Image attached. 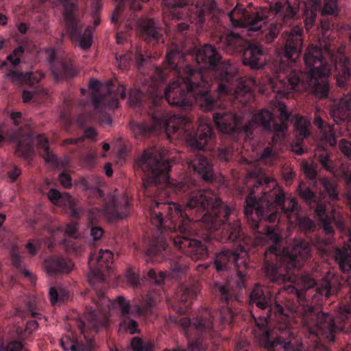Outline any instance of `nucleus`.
<instances>
[{
    "instance_id": "nucleus-6",
    "label": "nucleus",
    "mask_w": 351,
    "mask_h": 351,
    "mask_svg": "<svg viewBox=\"0 0 351 351\" xmlns=\"http://www.w3.org/2000/svg\"><path fill=\"white\" fill-rule=\"evenodd\" d=\"M302 0H281L270 6V11L277 22L266 27L267 13L262 9L249 11L243 5L237 4L228 14L232 24L237 27H246L250 35L256 34L260 40L271 43L278 36L283 26H291L298 19V9Z\"/></svg>"
},
{
    "instance_id": "nucleus-9",
    "label": "nucleus",
    "mask_w": 351,
    "mask_h": 351,
    "mask_svg": "<svg viewBox=\"0 0 351 351\" xmlns=\"http://www.w3.org/2000/svg\"><path fill=\"white\" fill-rule=\"evenodd\" d=\"M64 8V18L67 32L71 41L81 49H89L93 43V29L90 26L84 28L79 19L77 11V0H59Z\"/></svg>"
},
{
    "instance_id": "nucleus-50",
    "label": "nucleus",
    "mask_w": 351,
    "mask_h": 351,
    "mask_svg": "<svg viewBox=\"0 0 351 351\" xmlns=\"http://www.w3.org/2000/svg\"><path fill=\"white\" fill-rule=\"evenodd\" d=\"M276 158V154L271 147H265L261 154V160L265 162H272Z\"/></svg>"
},
{
    "instance_id": "nucleus-31",
    "label": "nucleus",
    "mask_w": 351,
    "mask_h": 351,
    "mask_svg": "<svg viewBox=\"0 0 351 351\" xmlns=\"http://www.w3.org/2000/svg\"><path fill=\"white\" fill-rule=\"evenodd\" d=\"M335 259L343 272H349L351 270V247L337 248Z\"/></svg>"
},
{
    "instance_id": "nucleus-25",
    "label": "nucleus",
    "mask_w": 351,
    "mask_h": 351,
    "mask_svg": "<svg viewBox=\"0 0 351 351\" xmlns=\"http://www.w3.org/2000/svg\"><path fill=\"white\" fill-rule=\"evenodd\" d=\"M139 28L142 38L147 42H158L162 37L161 29L152 19H145L140 22Z\"/></svg>"
},
{
    "instance_id": "nucleus-33",
    "label": "nucleus",
    "mask_w": 351,
    "mask_h": 351,
    "mask_svg": "<svg viewBox=\"0 0 351 351\" xmlns=\"http://www.w3.org/2000/svg\"><path fill=\"white\" fill-rule=\"evenodd\" d=\"M230 255H233V252L229 250H223L216 254L214 263L218 271L232 267V261Z\"/></svg>"
},
{
    "instance_id": "nucleus-1",
    "label": "nucleus",
    "mask_w": 351,
    "mask_h": 351,
    "mask_svg": "<svg viewBox=\"0 0 351 351\" xmlns=\"http://www.w3.org/2000/svg\"><path fill=\"white\" fill-rule=\"evenodd\" d=\"M184 53L177 47L166 55L163 67H156L155 75L147 86V137L154 132L165 130L168 136L178 134L186 139L189 147L197 150L211 149L214 131L210 124H200L195 132L191 130V119L180 114H170L161 106L163 102L161 84L167 78L175 79L165 88L164 95L169 104L178 107H190L199 104L204 111L216 110L213 121L218 130L230 138L231 143L221 144L217 150V158L221 162L232 159L234 151L239 148L241 138H250L256 128L265 132H274V144L280 140L287 130L289 112L285 106L280 108V123L274 120L268 110H261L256 114L250 112L248 106L254 100L249 86L238 80L236 68L228 60H221V56L211 45L206 44L198 49L195 60L204 69L213 71L218 80L217 90L219 98L210 92L211 82L202 69H194L186 64Z\"/></svg>"
},
{
    "instance_id": "nucleus-40",
    "label": "nucleus",
    "mask_w": 351,
    "mask_h": 351,
    "mask_svg": "<svg viewBox=\"0 0 351 351\" xmlns=\"http://www.w3.org/2000/svg\"><path fill=\"white\" fill-rule=\"evenodd\" d=\"M138 326V322L132 319L130 317V315L121 318V321L120 322V328L130 332L131 335L140 332Z\"/></svg>"
},
{
    "instance_id": "nucleus-27",
    "label": "nucleus",
    "mask_w": 351,
    "mask_h": 351,
    "mask_svg": "<svg viewBox=\"0 0 351 351\" xmlns=\"http://www.w3.org/2000/svg\"><path fill=\"white\" fill-rule=\"evenodd\" d=\"M6 76L14 82L25 83L33 86L38 84L45 77V73L39 71L27 73L10 71L7 73Z\"/></svg>"
},
{
    "instance_id": "nucleus-7",
    "label": "nucleus",
    "mask_w": 351,
    "mask_h": 351,
    "mask_svg": "<svg viewBox=\"0 0 351 351\" xmlns=\"http://www.w3.org/2000/svg\"><path fill=\"white\" fill-rule=\"evenodd\" d=\"M106 287H99L95 289V297L93 302L95 305L94 309H86L85 317L95 330H98L106 322V317L112 310L119 309L121 318L129 315L130 313L138 316H146L150 311L154 304L153 300H150L145 306L136 305L131 311V304L123 296H118L115 300H110L105 295Z\"/></svg>"
},
{
    "instance_id": "nucleus-53",
    "label": "nucleus",
    "mask_w": 351,
    "mask_h": 351,
    "mask_svg": "<svg viewBox=\"0 0 351 351\" xmlns=\"http://www.w3.org/2000/svg\"><path fill=\"white\" fill-rule=\"evenodd\" d=\"M59 181L61 184L66 189L71 188L72 186V179L69 173L62 172L59 175Z\"/></svg>"
},
{
    "instance_id": "nucleus-35",
    "label": "nucleus",
    "mask_w": 351,
    "mask_h": 351,
    "mask_svg": "<svg viewBox=\"0 0 351 351\" xmlns=\"http://www.w3.org/2000/svg\"><path fill=\"white\" fill-rule=\"evenodd\" d=\"M74 147V148L69 149L70 152L78 156L85 166L88 167H93L95 164L96 155L90 152L84 154L82 151L84 149V146H80V148Z\"/></svg>"
},
{
    "instance_id": "nucleus-24",
    "label": "nucleus",
    "mask_w": 351,
    "mask_h": 351,
    "mask_svg": "<svg viewBox=\"0 0 351 351\" xmlns=\"http://www.w3.org/2000/svg\"><path fill=\"white\" fill-rule=\"evenodd\" d=\"M47 195L49 200L53 203L64 206H68L71 210L73 217H80V209L77 208L75 199L69 193H60L56 189H51Z\"/></svg>"
},
{
    "instance_id": "nucleus-60",
    "label": "nucleus",
    "mask_w": 351,
    "mask_h": 351,
    "mask_svg": "<svg viewBox=\"0 0 351 351\" xmlns=\"http://www.w3.org/2000/svg\"><path fill=\"white\" fill-rule=\"evenodd\" d=\"M76 231V225L74 223H69L65 228V233L71 237H75Z\"/></svg>"
},
{
    "instance_id": "nucleus-34",
    "label": "nucleus",
    "mask_w": 351,
    "mask_h": 351,
    "mask_svg": "<svg viewBox=\"0 0 351 351\" xmlns=\"http://www.w3.org/2000/svg\"><path fill=\"white\" fill-rule=\"evenodd\" d=\"M321 183L324 189V193L328 197L330 201L335 202L339 199L337 184L333 181L324 178L321 180Z\"/></svg>"
},
{
    "instance_id": "nucleus-42",
    "label": "nucleus",
    "mask_w": 351,
    "mask_h": 351,
    "mask_svg": "<svg viewBox=\"0 0 351 351\" xmlns=\"http://www.w3.org/2000/svg\"><path fill=\"white\" fill-rule=\"evenodd\" d=\"M166 276L165 272L160 271L157 273L154 269H149L147 272V280L151 283L157 285H160L164 282Z\"/></svg>"
},
{
    "instance_id": "nucleus-61",
    "label": "nucleus",
    "mask_w": 351,
    "mask_h": 351,
    "mask_svg": "<svg viewBox=\"0 0 351 351\" xmlns=\"http://www.w3.org/2000/svg\"><path fill=\"white\" fill-rule=\"evenodd\" d=\"M71 351H91L90 348L84 346V344L75 343H72L71 346Z\"/></svg>"
},
{
    "instance_id": "nucleus-21",
    "label": "nucleus",
    "mask_w": 351,
    "mask_h": 351,
    "mask_svg": "<svg viewBox=\"0 0 351 351\" xmlns=\"http://www.w3.org/2000/svg\"><path fill=\"white\" fill-rule=\"evenodd\" d=\"M44 267L49 276H53L69 273L73 267V263L66 258L51 256L45 260Z\"/></svg>"
},
{
    "instance_id": "nucleus-64",
    "label": "nucleus",
    "mask_w": 351,
    "mask_h": 351,
    "mask_svg": "<svg viewBox=\"0 0 351 351\" xmlns=\"http://www.w3.org/2000/svg\"><path fill=\"white\" fill-rule=\"evenodd\" d=\"M22 96L23 101L27 103L32 100L33 95L30 91L23 90Z\"/></svg>"
},
{
    "instance_id": "nucleus-48",
    "label": "nucleus",
    "mask_w": 351,
    "mask_h": 351,
    "mask_svg": "<svg viewBox=\"0 0 351 351\" xmlns=\"http://www.w3.org/2000/svg\"><path fill=\"white\" fill-rule=\"evenodd\" d=\"M302 169L306 176L311 181H314L317 176V171L313 167L307 162H303Z\"/></svg>"
},
{
    "instance_id": "nucleus-62",
    "label": "nucleus",
    "mask_w": 351,
    "mask_h": 351,
    "mask_svg": "<svg viewBox=\"0 0 351 351\" xmlns=\"http://www.w3.org/2000/svg\"><path fill=\"white\" fill-rule=\"evenodd\" d=\"M11 119L13 121L16 126L19 125L22 118V113L20 112H12L10 115Z\"/></svg>"
},
{
    "instance_id": "nucleus-32",
    "label": "nucleus",
    "mask_w": 351,
    "mask_h": 351,
    "mask_svg": "<svg viewBox=\"0 0 351 351\" xmlns=\"http://www.w3.org/2000/svg\"><path fill=\"white\" fill-rule=\"evenodd\" d=\"M311 122L304 117L296 115L295 117L294 128L298 140L306 138L311 134Z\"/></svg>"
},
{
    "instance_id": "nucleus-20",
    "label": "nucleus",
    "mask_w": 351,
    "mask_h": 351,
    "mask_svg": "<svg viewBox=\"0 0 351 351\" xmlns=\"http://www.w3.org/2000/svg\"><path fill=\"white\" fill-rule=\"evenodd\" d=\"M188 164L203 180L208 182L213 179V163L208 156L197 154L189 160Z\"/></svg>"
},
{
    "instance_id": "nucleus-26",
    "label": "nucleus",
    "mask_w": 351,
    "mask_h": 351,
    "mask_svg": "<svg viewBox=\"0 0 351 351\" xmlns=\"http://www.w3.org/2000/svg\"><path fill=\"white\" fill-rule=\"evenodd\" d=\"M322 19L320 21L323 36H326V32L334 27V23L328 19V15H337L338 13L337 0H323L322 8Z\"/></svg>"
},
{
    "instance_id": "nucleus-55",
    "label": "nucleus",
    "mask_w": 351,
    "mask_h": 351,
    "mask_svg": "<svg viewBox=\"0 0 351 351\" xmlns=\"http://www.w3.org/2000/svg\"><path fill=\"white\" fill-rule=\"evenodd\" d=\"M11 260L12 265L16 268V269H21L23 267L22 262L23 260V256L19 255L13 250L11 253Z\"/></svg>"
},
{
    "instance_id": "nucleus-29",
    "label": "nucleus",
    "mask_w": 351,
    "mask_h": 351,
    "mask_svg": "<svg viewBox=\"0 0 351 351\" xmlns=\"http://www.w3.org/2000/svg\"><path fill=\"white\" fill-rule=\"evenodd\" d=\"M162 3L173 19H180L184 14L183 10L186 11L185 6L188 5L189 0H162Z\"/></svg>"
},
{
    "instance_id": "nucleus-28",
    "label": "nucleus",
    "mask_w": 351,
    "mask_h": 351,
    "mask_svg": "<svg viewBox=\"0 0 351 351\" xmlns=\"http://www.w3.org/2000/svg\"><path fill=\"white\" fill-rule=\"evenodd\" d=\"M101 183V179L95 176L83 178L79 182L83 191H91L93 195L97 198H102L104 196V193L100 189Z\"/></svg>"
},
{
    "instance_id": "nucleus-18",
    "label": "nucleus",
    "mask_w": 351,
    "mask_h": 351,
    "mask_svg": "<svg viewBox=\"0 0 351 351\" xmlns=\"http://www.w3.org/2000/svg\"><path fill=\"white\" fill-rule=\"evenodd\" d=\"M247 40L239 34L226 32L221 34L217 42L218 47L230 55L241 54Z\"/></svg>"
},
{
    "instance_id": "nucleus-51",
    "label": "nucleus",
    "mask_w": 351,
    "mask_h": 351,
    "mask_svg": "<svg viewBox=\"0 0 351 351\" xmlns=\"http://www.w3.org/2000/svg\"><path fill=\"white\" fill-rule=\"evenodd\" d=\"M41 241L40 239H36L29 241L26 244V249L32 256H35L37 253V250L40 247Z\"/></svg>"
},
{
    "instance_id": "nucleus-2",
    "label": "nucleus",
    "mask_w": 351,
    "mask_h": 351,
    "mask_svg": "<svg viewBox=\"0 0 351 351\" xmlns=\"http://www.w3.org/2000/svg\"><path fill=\"white\" fill-rule=\"evenodd\" d=\"M166 149L145 150L136 161L145 173L142 192L150 198L149 217L156 230L149 241L145 254L152 258L168 252L171 245L193 260L208 256L209 245L215 240L233 243L240 253L233 252L232 267L237 269L238 287H244L250 239L236 219L234 210L210 190H201L196 181L184 178L176 184L170 180L171 166Z\"/></svg>"
},
{
    "instance_id": "nucleus-59",
    "label": "nucleus",
    "mask_w": 351,
    "mask_h": 351,
    "mask_svg": "<svg viewBox=\"0 0 351 351\" xmlns=\"http://www.w3.org/2000/svg\"><path fill=\"white\" fill-rule=\"evenodd\" d=\"M21 169L18 167L14 166L10 171H8V175L9 178L12 182H14L17 179V178L21 175Z\"/></svg>"
},
{
    "instance_id": "nucleus-36",
    "label": "nucleus",
    "mask_w": 351,
    "mask_h": 351,
    "mask_svg": "<svg viewBox=\"0 0 351 351\" xmlns=\"http://www.w3.org/2000/svg\"><path fill=\"white\" fill-rule=\"evenodd\" d=\"M97 134L95 129L89 128L84 131V134L83 136L78 138L66 139L64 141L62 145L64 146L73 145L80 148V146H84L82 144L85 138L94 139Z\"/></svg>"
},
{
    "instance_id": "nucleus-37",
    "label": "nucleus",
    "mask_w": 351,
    "mask_h": 351,
    "mask_svg": "<svg viewBox=\"0 0 351 351\" xmlns=\"http://www.w3.org/2000/svg\"><path fill=\"white\" fill-rule=\"evenodd\" d=\"M206 343L200 338L189 340L188 346L186 348H177L173 351H206ZM170 351V350H165Z\"/></svg>"
},
{
    "instance_id": "nucleus-49",
    "label": "nucleus",
    "mask_w": 351,
    "mask_h": 351,
    "mask_svg": "<svg viewBox=\"0 0 351 351\" xmlns=\"http://www.w3.org/2000/svg\"><path fill=\"white\" fill-rule=\"evenodd\" d=\"M134 58L136 61V64L138 68L143 65L148 60L150 59V56L144 54L143 51L140 48H136L135 51Z\"/></svg>"
},
{
    "instance_id": "nucleus-44",
    "label": "nucleus",
    "mask_w": 351,
    "mask_h": 351,
    "mask_svg": "<svg viewBox=\"0 0 351 351\" xmlns=\"http://www.w3.org/2000/svg\"><path fill=\"white\" fill-rule=\"evenodd\" d=\"M102 5L100 0H92L91 4V14L93 19V24L95 27L100 24L99 12L101 9Z\"/></svg>"
},
{
    "instance_id": "nucleus-38",
    "label": "nucleus",
    "mask_w": 351,
    "mask_h": 351,
    "mask_svg": "<svg viewBox=\"0 0 351 351\" xmlns=\"http://www.w3.org/2000/svg\"><path fill=\"white\" fill-rule=\"evenodd\" d=\"M131 347L133 351H152L154 343L151 341H143L140 337L132 338Z\"/></svg>"
},
{
    "instance_id": "nucleus-47",
    "label": "nucleus",
    "mask_w": 351,
    "mask_h": 351,
    "mask_svg": "<svg viewBox=\"0 0 351 351\" xmlns=\"http://www.w3.org/2000/svg\"><path fill=\"white\" fill-rule=\"evenodd\" d=\"M187 268L188 267L186 263L183 262L180 258L173 263L171 265L172 271L176 274H184L186 271Z\"/></svg>"
},
{
    "instance_id": "nucleus-54",
    "label": "nucleus",
    "mask_w": 351,
    "mask_h": 351,
    "mask_svg": "<svg viewBox=\"0 0 351 351\" xmlns=\"http://www.w3.org/2000/svg\"><path fill=\"white\" fill-rule=\"evenodd\" d=\"M8 351H27L20 341H12L7 346Z\"/></svg>"
},
{
    "instance_id": "nucleus-10",
    "label": "nucleus",
    "mask_w": 351,
    "mask_h": 351,
    "mask_svg": "<svg viewBox=\"0 0 351 351\" xmlns=\"http://www.w3.org/2000/svg\"><path fill=\"white\" fill-rule=\"evenodd\" d=\"M12 141L16 143V153L24 158H28L34 154V144L36 143L39 154L47 162L56 166L57 157L49 150V141L42 134L36 137L30 131H17L12 136Z\"/></svg>"
},
{
    "instance_id": "nucleus-13",
    "label": "nucleus",
    "mask_w": 351,
    "mask_h": 351,
    "mask_svg": "<svg viewBox=\"0 0 351 351\" xmlns=\"http://www.w3.org/2000/svg\"><path fill=\"white\" fill-rule=\"evenodd\" d=\"M112 88H109V94L107 96H97L92 95V103L94 108V119L101 124L111 125L112 119L110 115L104 112L101 104H104L109 108H117L119 107V98L125 99L126 97L125 88L123 84H119L116 93L112 94Z\"/></svg>"
},
{
    "instance_id": "nucleus-63",
    "label": "nucleus",
    "mask_w": 351,
    "mask_h": 351,
    "mask_svg": "<svg viewBox=\"0 0 351 351\" xmlns=\"http://www.w3.org/2000/svg\"><path fill=\"white\" fill-rule=\"evenodd\" d=\"M89 88L97 93L99 88V82L97 80H91L89 82Z\"/></svg>"
},
{
    "instance_id": "nucleus-43",
    "label": "nucleus",
    "mask_w": 351,
    "mask_h": 351,
    "mask_svg": "<svg viewBox=\"0 0 351 351\" xmlns=\"http://www.w3.org/2000/svg\"><path fill=\"white\" fill-rule=\"evenodd\" d=\"M24 52V47L19 46L17 48L14 49L12 53L7 56L6 59L10 62L13 66H16L21 63V58L23 56Z\"/></svg>"
},
{
    "instance_id": "nucleus-39",
    "label": "nucleus",
    "mask_w": 351,
    "mask_h": 351,
    "mask_svg": "<svg viewBox=\"0 0 351 351\" xmlns=\"http://www.w3.org/2000/svg\"><path fill=\"white\" fill-rule=\"evenodd\" d=\"M315 156L322 167L329 172H333L334 166L332 160L330 158V154L326 149L318 151Z\"/></svg>"
},
{
    "instance_id": "nucleus-8",
    "label": "nucleus",
    "mask_w": 351,
    "mask_h": 351,
    "mask_svg": "<svg viewBox=\"0 0 351 351\" xmlns=\"http://www.w3.org/2000/svg\"><path fill=\"white\" fill-rule=\"evenodd\" d=\"M300 197L304 200L312 211L314 216L327 234L335 232V226H341L337 219V213L323 196V193L317 195L311 189L301 183L298 189Z\"/></svg>"
},
{
    "instance_id": "nucleus-58",
    "label": "nucleus",
    "mask_w": 351,
    "mask_h": 351,
    "mask_svg": "<svg viewBox=\"0 0 351 351\" xmlns=\"http://www.w3.org/2000/svg\"><path fill=\"white\" fill-rule=\"evenodd\" d=\"M49 295L51 303L55 305L58 302L60 296L58 290L55 287H51Z\"/></svg>"
},
{
    "instance_id": "nucleus-14",
    "label": "nucleus",
    "mask_w": 351,
    "mask_h": 351,
    "mask_svg": "<svg viewBox=\"0 0 351 351\" xmlns=\"http://www.w3.org/2000/svg\"><path fill=\"white\" fill-rule=\"evenodd\" d=\"M102 212L110 222L125 217L130 212V202L123 195H109L104 199Z\"/></svg>"
},
{
    "instance_id": "nucleus-23",
    "label": "nucleus",
    "mask_w": 351,
    "mask_h": 351,
    "mask_svg": "<svg viewBox=\"0 0 351 351\" xmlns=\"http://www.w3.org/2000/svg\"><path fill=\"white\" fill-rule=\"evenodd\" d=\"M218 8L215 0H197L193 12L195 15L197 23L202 25L206 16L213 17Z\"/></svg>"
},
{
    "instance_id": "nucleus-3",
    "label": "nucleus",
    "mask_w": 351,
    "mask_h": 351,
    "mask_svg": "<svg viewBox=\"0 0 351 351\" xmlns=\"http://www.w3.org/2000/svg\"><path fill=\"white\" fill-rule=\"evenodd\" d=\"M250 193L245 198L244 214L247 223L254 231L264 233V238L271 242L265 252L263 267L267 280L285 285L286 291L300 298L303 292L315 286L318 295L328 298L331 295V284L323 278L317 283L315 271L304 270L300 272L311 256V246L303 239H295L291 250L281 247L282 237L276 226H265L259 230L263 222L279 221L285 217L290 223H295L304 233L314 230L313 221L307 216L299 215L300 206L295 198L287 195L274 180L269 177L255 178L252 180Z\"/></svg>"
},
{
    "instance_id": "nucleus-22",
    "label": "nucleus",
    "mask_w": 351,
    "mask_h": 351,
    "mask_svg": "<svg viewBox=\"0 0 351 351\" xmlns=\"http://www.w3.org/2000/svg\"><path fill=\"white\" fill-rule=\"evenodd\" d=\"M313 124L316 126L322 136V140L331 147L335 146L337 140L335 137V132L332 125H330L323 119L321 112L317 109L315 112L313 119Z\"/></svg>"
},
{
    "instance_id": "nucleus-52",
    "label": "nucleus",
    "mask_w": 351,
    "mask_h": 351,
    "mask_svg": "<svg viewBox=\"0 0 351 351\" xmlns=\"http://www.w3.org/2000/svg\"><path fill=\"white\" fill-rule=\"evenodd\" d=\"M131 57L130 55L124 54L121 56H116V60L118 66L121 69H126L130 63Z\"/></svg>"
},
{
    "instance_id": "nucleus-45",
    "label": "nucleus",
    "mask_w": 351,
    "mask_h": 351,
    "mask_svg": "<svg viewBox=\"0 0 351 351\" xmlns=\"http://www.w3.org/2000/svg\"><path fill=\"white\" fill-rule=\"evenodd\" d=\"M125 276L128 282L132 286H138L140 284V277L135 268H128Z\"/></svg>"
},
{
    "instance_id": "nucleus-17",
    "label": "nucleus",
    "mask_w": 351,
    "mask_h": 351,
    "mask_svg": "<svg viewBox=\"0 0 351 351\" xmlns=\"http://www.w3.org/2000/svg\"><path fill=\"white\" fill-rule=\"evenodd\" d=\"M242 53L243 64L249 66L251 69H261L265 63V51L261 45L256 43L246 42Z\"/></svg>"
},
{
    "instance_id": "nucleus-30",
    "label": "nucleus",
    "mask_w": 351,
    "mask_h": 351,
    "mask_svg": "<svg viewBox=\"0 0 351 351\" xmlns=\"http://www.w3.org/2000/svg\"><path fill=\"white\" fill-rule=\"evenodd\" d=\"M117 5L111 17L112 23H115L118 21L120 13L125 7L134 11L141 9L140 1L147 2L149 0H115Z\"/></svg>"
},
{
    "instance_id": "nucleus-46",
    "label": "nucleus",
    "mask_w": 351,
    "mask_h": 351,
    "mask_svg": "<svg viewBox=\"0 0 351 351\" xmlns=\"http://www.w3.org/2000/svg\"><path fill=\"white\" fill-rule=\"evenodd\" d=\"M339 147L342 154L350 160H351V142L341 139L339 143Z\"/></svg>"
},
{
    "instance_id": "nucleus-19",
    "label": "nucleus",
    "mask_w": 351,
    "mask_h": 351,
    "mask_svg": "<svg viewBox=\"0 0 351 351\" xmlns=\"http://www.w3.org/2000/svg\"><path fill=\"white\" fill-rule=\"evenodd\" d=\"M55 53L53 51L49 56V62L54 79L57 81L75 77L77 74L76 69L69 59L55 60Z\"/></svg>"
},
{
    "instance_id": "nucleus-16",
    "label": "nucleus",
    "mask_w": 351,
    "mask_h": 351,
    "mask_svg": "<svg viewBox=\"0 0 351 351\" xmlns=\"http://www.w3.org/2000/svg\"><path fill=\"white\" fill-rule=\"evenodd\" d=\"M215 289L219 293L220 300L224 302L216 313L218 321L220 324H230L233 321L234 313L229 304L236 299L235 295L227 285L217 284Z\"/></svg>"
},
{
    "instance_id": "nucleus-12",
    "label": "nucleus",
    "mask_w": 351,
    "mask_h": 351,
    "mask_svg": "<svg viewBox=\"0 0 351 351\" xmlns=\"http://www.w3.org/2000/svg\"><path fill=\"white\" fill-rule=\"evenodd\" d=\"M172 319L175 324L184 329L186 336L189 335L188 332L191 328L195 329L205 338H213L216 335L214 328V315L209 309L205 308L199 311L193 322L187 317H175Z\"/></svg>"
},
{
    "instance_id": "nucleus-41",
    "label": "nucleus",
    "mask_w": 351,
    "mask_h": 351,
    "mask_svg": "<svg viewBox=\"0 0 351 351\" xmlns=\"http://www.w3.org/2000/svg\"><path fill=\"white\" fill-rule=\"evenodd\" d=\"M320 6L321 2L318 3L315 1L313 8L310 10L308 9L305 10V19L304 20V23L307 31H308L313 27L317 16V8H320Z\"/></svg>"
},
{
    "instance_id": "nucleus-15",
    "label": "nucleus",
    "mask_w": 351,
    "mask_h": 351,
    "mask_svg": "<svg viewBox=\"0 0 351 351\" xmlns=\"http://www.w3.org/2000/svg\"><path fill=\"white\" fill-rule=\"evenodd\" d=\"M198 291L199 288L195 285L191 286L180 285L176 289L173 298L167 300V304L177 313L186 314Z\"/></svg>"
},
{
    "instance_id": "nucleus-5",
    "label": "nucleus",
    "mask_w": 351,
    "mask_h": 351,
    "mask_svg": "<svg viewBox=\"0 0 351 351\" xmlns=\"http://www.w3.org/2000/svg\"><path fill=\"white\" fill-rule=\"evenodd\" d=\"M250 303L262 311L258 323L261 328H265L260 343L268 351H276L280 346L282 351H302V344L294 346L291 341L293 332L291 330L289 316L282 305L274 302L273 295L266 287L256 285L250 294ZM351 317V298L341 301L338 304L333 318L330 315L316 313L312 308L306 311L302 317V323L308 333L309 338L317 344L309 351H330L322 341L333 342L337 332L344 328L341 322Z\"/></svg>"
},
{
    "instance_id": "nucleus-57",
    "label": "nucleus",
    "mask_w": 351,
    "mask_h": 351,
    "mask_svg": "<svg viewBox=\"0 0 351 351\" xmlns=\"http://www.w3.org/2000/svg\"><path fill=\"white\" fill-rule=\"evenodd\" d=\"M90 234L94 241H97L102 237L104 230L101 227L92 226L90 228Z\"/></svg>"
},
{
    "instance_id": "nucleus-4",
    "label": "nucleus",
    "mask_w": 351,
    "mask_h": 351,
    "mask_svg": "<svg viewBox=\"0 0 351 351\" xmlns=\"http://www.w3.org/2000/svg\"><path fill=\"white\" fill-rule=\"evenodd\" d=\"M284 43L283 55L276 60L275 73L278 75L274 88L279 93L288 95L291 90H308L317 98H326L328 95V77L335 69V75L339 87L350 90L343 94L339 103L330 109V115L337 123H345L351 128V58L338 50L335 54L330 46L326 45L324 49L315 45L307 47L303 59L306 71L295 69L289 71L292 64L295 63L301 54L303 43V29L299 25L293 26L289 31L282 34Z\"/></svg>"
},
{
    "instance_id": "nucleus-11",
    "label": "nucleus",
    "mask_w": 351,
    "mask_h": 351,
    "mask_svg": "<svg viewBox=\"0 0 351 351\" xmlns=\"http://www.w3.org/2000/svg\"><path fill=\"white\" fill-rule=\"evenodd\" d=\"M113 254L109 250L101 249L98 253H91L88 266L90 274L88 280L93 290L99 287H107L105 271L109 272L112 269Z\"/></svg>"
},
{
    "instance_id": "nucleus-56",
    "label": "nucleus",
    "mask_w": 351,
    "mask_h": 351,
    "mask_svg": "<svg viewBox=\"0 0 351 351\" xmlns=\"http://www.w3.org/2000/svg\"><path fill=\"white\" fill-rule=\"evenodd\" d=\"M249 346L250 343L247 339L240 338L235 345V348L234 351H249Z\"/></svg>"
}]
</instances>
